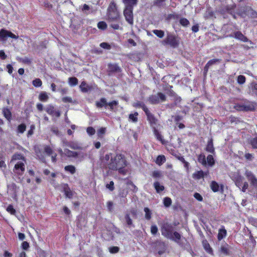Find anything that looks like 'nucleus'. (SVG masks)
<instances>
[{"mask_svg":"<svg viewBox=\"0 0 257 257\" xmlns=\"http://www.w3.org/2000/svg\"><path fill=\"white\" fill-rule=\"evenodd\" d=\"M104 160L107 161L106 164L110 169L117 170L119 173L123 174L125 173L123 169L126 166V162L122 155L106 154L104 157Z\"/></svg>","mask_w":257,"mask_h":257,"instance_id":"nucleus-1","label":"nucleus"},{"mask_svg":"<svg viewBox=\"0 0 257 257\" xmlns=\"http://www.w3.org/2000/svg\"><path fill=\"white\" fill-rule=\"evenodd\" d=\"M11 163H13L15 165L13 169L15 175L18 176L23 175L25 171L26 160L22 155L15 154L12 157Z\"/></svg>","mask_w":257,"mask_h":257,"instance_id":"nucleus-2","label":"nucleus"},{"mask_svg":"<svg viewBox=\"0 0 257 257\" xmlns=\"http://www.w3.org/2000/svg\"><path fill=\"white\" fill-rule=\"evenodd\" d=\"M107 17L110 22L117 21L119 19V14L113 3L111 4L108 8Z\"/></svg>","mask_w":257,"mask_h":257,"instance_id":"nucleus-3","label":"nucleus"},{"mask_svg":"<svg viewBox=\"0 0 257 257\" xmlns=\"http://www.w3.org/2000/svg\"><path fill=\"white\" fill-rule=\"evenodd\" d=\"M161 227V233L163 236L167 238L173 239L172 226L170 224L167 222H164L162 223Z\"/></svg>","mask_w":257,"mask_h":257,"instance_id":"nucleus-4","label":"nucleus"},{"mask_svg":"<svg viewBox=\"0 0 257 257\" xmlns=\"http://www.w3.org/2000/svg\"><path fill=\"white\" fill-rule=\"evenodd\" d=\"M163 45H169L171 47H176L178 45V41L175 36L172 34H168L166 38L162 41Z\"/></svg>","mask_w":257,"mask_h":257,"instance_id":"nucleus-5","label":"nucleus"},{"mask_svg":"<svg viewBox=\"0 0 257 257\" xmlns=\"http://www.w3.org/2000/svg\"><path fill=\"white\" fill-rule=\"evenodd\" d=\"M8 37L17 39L19 37L10 31L2 29L0 31V41H6Z\"/></svg>","mask_w":257,"mask_h":257,"instance_id":"nucleus-6","label":"nucleus"},{"mask_svg":"<svg viewBox=\"0 0 257 257\" xmlns=\"http://www.w3.org/2000/svg\"><path fill=\"white\" fill-rule=\"evenodd\" d=\"M234 108L239 111H250L254 109V105L253 103L247 102L242 104H236Z\"/></svg>","mask_w":257,"mask_h":257,"instance_id":"nucleus-7","label":"nucleus"},{"mask_svg":"<svg viewBox=\"0 0 257 257\" xmlns=\"http://www.w3.org/2000/svg\"><path fill=\"white\" fill-rule=\"evenodd\" d=\"M165 100L166 96L162 93H158L149 97V100L152 104H157L161 101H164Z\"/></svg>","mask_w":257,"mask_h":257,"instance_id":"nucleus-8","label":"nucleus"},{"mask_svg":"<svg viewBox=\"0 0 257 257\" xmlns=\"http://www.w3.org/2000/svg\"><path fill=\"white\" fill-rule=\"evenodd\" d=\"M144 111L147 116V119L149 121L151 126L155 128L157 124V119L154 117V116L150 112L147 107H144Z\"/></svg>","mask_w":257,"mask_h":257,"instance_id":"nucleus-9","label":"nucleus"},{"mask_svg":"<svg viewBox=\"0 0 257 257\" xmlns=\"http://www.w3.org/2000/svg\"><path fill=\"white\" fill-rule=\"evenodd\" d=\"M123 14L126 21L131 25H133L134 23L133 9L131 7H125L124 10Z\"/></svg>","mask_w":257,"mask_h":257,"instance_id":"nucleus-10","label":"nucleus"},{"mask_svg":"<svg viewBox=\"0 0 257 257\" xmlns=\"http://www.w3.org/2000/svg\"><path fill=\"white\" fill-rule=\"evenodd\" d=\"M245 176L252 185L257 187V178L250 171H246Z\"/></svg>","mask_w":257,"mask_h":257,"instance_id":"nucleus-11","label":"nucleus"},{"mask_svg":"<svg viewBox=\"0 0 257 257\" xmlns=\"http://www.w3.org/2000/svg\"><path fill=\"white\" fill-rule=\"evenodd\" d=\"M229 37L234 38L242 42H247V39L240 32L237 31L229 35Z\"/></svg>","mask_w":257,"mask_h":257,"instance_id":"nucleus-12","label":"nucleus"},{"mask_svg":"<svg viewBox=\"0 0 257 257\" xmlns=\"http://www.w3.org/2000/svg\"><path fill=\"white\" fill-rule=\"evenodd\" d=\"M208 172L204 173L202 171H197L194 173L192 177L195 180H199L203 178L205 175H207Z\"/></svg>","mask_w":257,"mask_h":257,"instance_id":"nucleus-13","label":"nucleus"},{"mask_svg":"<svg viewBox=\"0 0 257 257\" xmlns=\"http://www.w3.org/2000/svg\"><path fill=\"white\" fill-rule=\"evenodd\" d=\"M62 186L66 197L69 198H72L73 194L70 188L68 187V185L63 184L62 185Z\"/></svg>","mask_w":257,"mask_h":257,"instance_id":"nucleus-14","label":"nucleus"},{"mask_svg":"<svg viewBox=\"0 0 257 257\" xmlns=\"http://www.w3.org/2000/svg\"><path fill=\"white\" fill-rule=\"evenodd\" d=\"M219 251L224 255H228L230 254L229 246L226 243L221 245Z\"/></svg>","mask_w":257,"mask_h":257,"instance_id":"nucleus-15","label":"nucleus"},{"mask_svg":"<svg viewBox=\"0 0 257 257\" xmlns=\"http://www.w3.org/2000/svg\"><path fill=\"white\" fill-rule=\"evenodd\" d=\"M220 59H213L212 60H209L206 64L204 67L205 71H207L209 67H210L212 65L215 64L217 63L220 62Z\"/></svg>","mask_w":257,"mask_h":257,"instance_id":"nucleus-16","label":"nucleus"},{"mask_svg":"<svg viewBox=\"0 0 257 257\" xmlns=\"http://www.w3.org/2000/svg\"><path fill=\"white\" fill-rule=\"evenodd\" d=\"M96 105L97 107H102L103 106L106 107L107 106V102L104 98H102L99 101L96 102Z\"/></svg>","mask_w":257,"mask_h":257,"instance_id":"nucleus-17","label":"nucleus"},{"mask_svg":"<svg viewBox=\"0 0 257 257\" xmlns=\"http://www.w3.org/2000/svg\"><path fill=\"white\" fill-rule=\"evenodd\" d=\"M123 3L125 5V7H131L132 9L133 7L137 3V0H123Z\"/></svg>","mask_w":257,"mask_h":257,"instance_id":"nucleus-18","label":"nucleus"},{"mask_svg":"<svg viewBox=\"0 0 257 257\" xmlns=\"http://www.w3.org/2000/svg\"><path fill=\"white\" fill-rule=\"evenodd\" d=\"M206 150L207 152H209L211 153H213L214 152V149L213 147V141L212 139L210 140L207 144V145L206 148Z\"/></svg>","mask_w":257,"mask_h":257,"instance_id":"nucleus-19","label":"nucleus"},{"mask_svg":"<svg viewBox=\"0 0 257 257\" xmlns=\"http://www.w3.org/2000/svg\"><path fill=\"white\" fill-rule=\"evenodd\" d=\"M154 186L157 193H160L164 190V187L161 185L159 182H155L154 183Z\"/></svg>","mask_w":257,"mask_h":257,"instance_id":"nucleus-20","label":"nucleus"},{"mask_svg":"<svg viewBox=\"0 0 257 257\" xmlns=\"http://www.w3.org/2000/svg\"><path fill=\"white\" fill-rule=\"evenodd\" d=\"M166 161L165 157L164 155H159L156 159V163L159 166L161 165Z\"/></svg>","mask_w":257,"mask_h":257,"instance_id":"nucleus-21","label":"nucleus"},{"mask_svg":"<svg viewBox=\"0 0 257 257\" xmlns=\"http://www.w3.org/2000/svg\"><path fill=\"white\" fill-rule=\"evenodd\" d=\"M3 113L4 114V115L5 116V117L8 120H11L12 114H11V112L10 111V110L9 109L4 108L3 110Z\"/></svg>","mask_w":257,"mask_h":257,"instance_id":"nucleus-22","label":"nucleus"},{"mask_svg":"<svg viewBox=\"0 0 257 257\" xmlns=\"http://www.w3.org/2000/svg\"><path fill=\"white\" fill-rule=\"evenodd\" d=\"M79 87L81 90L83 92H87L90 89V87L84 81L81 82Z\"/></svg>","mask_w":257,"mask_h":257,"instance_id":"nucleus-23","label":"nucleus"},{"mask_svg":"<svg viewBox=\"0 0 257 257\" xmlns=\"http://www.w3.org/2000/svg\"><path fill=\"white\" fill-rule=\"evenodd\" d=\"M210 188L213 192H217L219 190V186L215 181L211 182Z\"/></svg>","mask_w":257,"mask_h":257,"instance_id":"nucleus-24","label":"nucleus"},{"mask_svg":"<svg viewBox=\"0 0 257 257\" xmlns=\"http://www.w3.org/2000/svg\"><path fill=\"white\" fill-rule=\"evenodd\" d=\"M154 134L158 140L161 141L162 143H164L163 137L156 128H154Z\"/></svg>","mask_w":257,"mask_h":257,"instance_id":"nucleus-25","label":"nucleus"},{"mask_svg":"<svg viewBox=\"0 0 257 257\" xmlns=\"http://www.w3.org/2000/svg\"><path fill=\"white\" fill-rule=\"evenodd\" d=\"M106 130V129L105 127H101L98 130L97 132L98 137L100 139L103 138V135L105 134Z\"/></svg>","mask_w":257,"mask_h":257,"instance_id":"nucleus-26","label":"nucleus"},{"mask_svg":"<svg viewBox=\"0 0 257 257\" xmlns=\"http://www.w3.org/2000/svg\"><path fill=\"white\" fill-rule=\"evenodd\" d=\"M226 235V231L224 229H219L218 234V239L220 240L224 238Z\"/></svg>","mask_w":257,"mask_h":257,"instance_id":"nucleus-27","label":"nucleus"},{"mask_svg":"<svg viewBox=\"0 0 257 257\" xmlns=\"http://www.w3.org/2000/svg\"><path fill=\"white\" fill-rule=\"evenodd\" d=\"M138 113L136 112L134 113H131L129 115L128 118L130 120L134 122H136L138 121Z\"/></svg>","mask_w":257,"mask_h":257,"instance_id":"nucleus-28","label":"nucleus"},{"mask_svg":"<svg viewBox=\"0 0 257 257\" xmlns=\"http://www.w3.org/2000/svg\"><path fill=\"white\" fill-rule=\"evenodd\" d=\"M48 95L45 92H41L39 96V100L42 101H46L48 100Z\"/></svg>","mask_w":257,"mask_h":257,"instance_id":"nucleus-29","label":"nucleus"},{"mask_svg":"<svg viewBox=\"0 0 257 257\" xmlns=\"http://www.w3.org/2000/svg\"><path fill=\"white\" fill-rule=\"evenodd\" d=\"M68 83L71 86L76 85L78 84V79L76 77H70L68 79Z\"/></svg>","mask_w":257,"mask_h":257,"instance_id":"nucleus-30","label":"nucleus"},{"mask_svg":"<svg viewBox=\"0 0 257 257\" xmlns=\"http://www.w3.org/2000/svg\"><path fill=\"white\" fill-rule=\"evenodd\" d=\"M243 180V177L241 176V175L238 177L234 181V182L235 183V185L240 189V187L242 185V183Z\"/></svg>","mask_w":257,"mask_h":257,"instance_id":"nucleus-31","label":"nucleus"},{"mask_svg":"<svg viewBox=\"0 0 257 257\" xmlns=\"http://www.w3.org/2000/svg\"><path fill=\"white\" fill-rule=\"evenodd\" d=\"M65 170L70 172L72 174L75 173L76 169L74 166L72 165H68L65 167Z\"/></svg>","mask_w":257,"mask_h":257,"instance_id":"nucleus-32","label":"nucleus"},{"mask_svg":"<svg viewBox=\"0 0 257 257\" xmlns=\"http://www.w3.org/2000/svg\"><path fill=\"white\" fill-rule=\"evenodd\" d=\"M144 211L145 213V218L147 220H150L151 218L152 213L151 210L147 207L144 208Z\"/></svg>","mask_w":257,"mask_h":257,"instance_id":"nucleus-33","label":"nucleus"},{"mask_svg":"<svg viewBox=\"0 0 257 257\" xmlns=\"http://www.w3.org/2000/svg\"><path fill=\"white\" fill-rule=\"evenodd\" d=\"M153 32L159 38H162L164 36V32L162 30H154Z\"/></svg>","mask_w":257,"mask_h":257,"instance_id":"nucleus-34","label":"nucleus"},{"mask_svg":"<svg viewBox=\"0 0 257 257\" xmlns=\"http://www.w3.org/2000/svg\"><path fill=\"white\" fill-rule=\"evenodd\" d=\"M198 162L201 163L203 165H206V161L205 159V157L204 155L201 154L198 156Z\"/></svg>","mask_w":257,"mask_h":257,"instance_id":"nucleus-35","label":"nucleus"},{"mask_svg":"<svg viewBox=\"0 0 257 257\" xmlns=\"http://www.w3.org/2000/svg\"><path fill=\"white\" fill-rule=\"evenodd\" d=\"M179 22L180 24L183 27H187L190 24L189 21L186 18H181Z\"/></svg>","mask_w":257,"mask_h":257,"instance_id":"nucleus-36","label":"nucleus"},{"mask_svg":"<svg viewBox=\"0 0 257 257\" xmlns=\"http://www.w3.org/2000/svg\"><path fill=\"white\" fill-rule=\"evenodd\" d=\"M109 69L111 71H119V67L116 64H110L108 65Z\"/></svg>","mask_w":257,"mask_h":257,"instance_id":"nucleus-37","label":"nucleus"},{"mask_svg":"<svg viewBox=\"0 0 257 257\" xmlns=\"http://www.w3.org/2000/svg\"><path fill=\"white\" fill-rule=\"evenodd\" d=\"M207 162L208 165L212 166L214 164V160L213 156L211 155H208L207 157Z\"/></svg>","mask_w":257,"mask_h":257,"instance_id":"nucleus-38","label":"nucleus"},{"mask_svg":"<svg viewBox=\"0 0 257 257\" xmlns=\"http://www.w3.org/2000/svg\"><path fill=\"white\" fill-rule=\"evenodd\" d=\"M45 110L50 115H53L55 110L54 107L51 105L47 106Z\"/></svg>","mask_w":257,"mask_h":257,"instance_id":"nucleus-39","label":"nucleus"},{"mask_svg":"<svg viewBox=\"0 0 257 257\" xmlns=\"http://www.w3.org/2000/svg\"><path fill=\"white\" fill-rule=\"evenodd\" d=\"M33 84L35 87H40L42 85V82L39 78H36L33 81Z\"/></svg>","mask_w":257,"mask_h":257,"instance_id":"nucleus-40","label":"nucleus"},{"mask_svg":"<svg viewBox=\"0 0 257 257\" xmlns=\"http://www.w3.org/2000/svg\"><path fill=\"white\" fill-rule=\"evenodd\" d=\"M133 106L135 107H142L144 110V107H147L144 104L140 101H137L133 104Z\"/></svg>","mask_w":257,"mask_h":257,"instance_id":"nucleus-41","label":"nucleus"},{"mask_svg":"<svg viewBox=\"0 0 257 257\" xmlns=\"http://www.w3.org/2000/svg\"><path fill=\"white\" fill-rule=\"evenodd\" d=\"M172 234L173 235V239H171L176 242H178L181 238L180 234L177 232H175L173 233H172Z\"/></svg>","mask_w":257,"mask_h":257,"instance_id":"nucleus-42","label":"nucleus"},{"mask_svg":"<svg viewBox=\"0 0 257 257\" xmlns=\"http://www.w3.org/2000/svg\"><path fill=\"white\" fill-rule=\"evenodd\" d=\"M86 132L89 136H92L95 133V129L91 126L88 127L86 129Z\"/></svg>","mask_w":257,"mask_h":257,"instance_id":"nucleus-43","label":"nucleus"},{"mask_svg":"<svg viewBox=\"0 0 257 257\" xmlns=\"http://www.w3.org/2000/svg\"><path fill=\"white\" fill-rule=\"evenodd\" d=\"M97 27L100 29L104 30L107 28V25L104 22H100L98 23Z\"/></svg>","mask_w":257,"mask_h":257,"instance_id":"nucleus-44","label":"nucleus"},{"mask_svg":"<svg viewBox=\"0 0 257 257\" xmlns=\"http://www.w3.org/2000/svg\"><path fill=\"white\" fill-rule=\"evenodd\" d=\"M171 199L169 197H165L164 199V205L166 207H169L171 204Z\"/></svg>","mask_w":257,"mask_h":257,"instance_id":"nucleus-45","label":"nucleus"},{"mask_svg":"<svg viewBox=\"0 0 257 257\" xmlns=\"http://www.w3.org/2000/svg\"><path fill=\"white\" fill-rule=\"evenodd\" d=\"M245 81V77L243 75H239L237 77V82L240 84H243Z\"/></svg>","mask_w":257,"mask_h":257,"instance_id":"nucleus-46","label":"nucleus"},{"mask_svg":"<svg viewBox=\"0 0 257 257\" xmlns=\"http://www.w3.org/2000/svg\"><path fill=\"white\" fill-rule=\"evenodd\" d=\"M158 231V229L156 225H152L151 227V232L153 235H155Z\"/></svg>","mask_w":257,"mask_h":257,"instance_id":"nucleus-47","label":"nucleus"},{"mask_svg":"<svg viewBox=\"0 0 257 257\" xmlns=\"http://www.w3.org/2000/svg\"><path fill=\"white\" fill-rule=\"evenodd\" d=\"M7 211L10 212L11 214L14 215L16 213V210L14 208L13 206L12 205H9L7 208Z\"/></svg>","mask_w":257,"mask_h":257,"instance_id":"nucleus-48","label":"nucleus"},{"mask_svg":"<svg viewBox=\"0 0 257 257\" xmlns=\"http://www.w3.org/2000/svg\"><path fill=\"white\" fill-rule=\"evenodd\" d=\"M251 90L252 93L257 96V84H251Z\"/></svg>","mask_w":257,"mask_h":257,"instance_id":"nucleus-49","label":"nucleus"},{"mask_svg":"<svg viewBox=\"0 0 257 257\" xmlns=\"http://www.w3.org/2000/svg\"><path fill=\"white\" fill-rule=\"evenodd\" d=\"M100 46L101 48L107 50H109L111 48L110 45L109 44L105 42L100 43Z\"/></svg>","mask_w":257,"mask_h":257,"instance_id":"nucleus-50","label":"nucleus"},{"mask_svg":"<svg viewBox=\"0 0 257 257\" xmlns=\"http://www.w3.org/2000/svg\"><path fill=\"white\" fill-rule=\"evenodd\" d=\"M117 104H118V102L115 100H114L109 103H107V106H109L110 109L111 110H113V107L116 106L117 105Z\"/></svg>","mask_w":257,"mask_h":257,"instance_id":"nucleus-51","label":"nucleus"},{"mask_svg":"<svg viewBox=\"0 0 257 257\" xmlns=\"http://www.w3.org/2000/svg\"><path fill=\"white\" fill-rule=\"evenodd\" d=\"M152 176L155 178H160L162 176L161 172L159 171H155L152 173Z\"/></svg>","mask_w":257,"mask_h":257,"instance_id":"nucleus-52","label":"nucleus"},{"mask_svg":"<svg viewBox=\"0 0 257 257\" xmlns=\"http://www.w3.org/2000/svg\"><path fill=\"white\" fill-rule=\"evenodd\" d=\"M109 251L112 253H115L118 251L119 248L117 246H113L109 248Z\"/></svg>","mask_w":257,"mask_h":257,"instance_id":"nucleus-53","label":"nucleus"},{"mask_svg":"<svg viewBox=\"0 0 257 257\" xmlns=\"http://www.w3.org/2000/svg\"><path fill=\"white\" fill-rule=\"evenodd\" d=\"M18 132L23 133L26 130V125L24 124H21L18 126Z\"/></svg>","mask_w":257,"mask_h":257,"instance_id":"nucleus-54","label":"nucleus"},{"mask_svg":"<svg viewBox=\"0 0 257 257\" xmlns=\"http://www.w3.org/2000/svg\"><path fill=\"white\" fill-rule=\"evenodd\" d=\"M251 144L254 149H257V137L251 140Z\"/></svg>","mask_w":257,"mask_h":257,"instance_id":"nucleus-55","label":"nucleus"},{"mask_svg":"<svg viewBox=\"0 0 257 257\" xmlns=\"http://www.w3.org/2000/svg\"><path fill=\"white\" fill-rule=\"evenodd\" d=\"M203 245H204V247L205 248V249L208 252H211L212 251V249L210 246V245L207 243V242H204L203 243Z\"/></svg>","mask_w":257,"mask_h":257,"instance_id":"nucleus-56","label":"nucleus"},{"mask_svg":"<svg viewBox=\"0 0 257 257\" xmlns=\"http://www.w3.org/2000/svg\"><path fill=\"white\" fill-rule=\"evenodd\" d=\"M45 153L48 155H50L52 154L53 151L52 149L48 146H46L44 148Z\"/></svg>","mask_w":257,"mask_h":257,"instance_id":"nucleus-57","label":"nucleus"},{"mask_svg":"<svg viewBox=\"0 0 257 257\" xmlns=\"http://www.w3.org/2000/svg\"><path fill=\"white\" fill-rule=\"evenodd\" d=\"M114 183L113 181H110L109 184H108L106 185V187L108 188L110 191H113L114 190Z\"/></svg>","mask_w":257,"mask_h":257,"instance_id":"nucleus-58","label":"nucleus"},{"mask_svg":"<svg viewBox=\"0 0 257 257\" xmlns=\"http://www.w3.org/2000/svg\"><path fill=\"white\" fill-rule=\"evenodd\" d=\"M19 60L20 61L24 63L30 64L31 63V60L27 57H25L24 58H20Z\"/></svg>","mask_w":257,"mask_h":257,"instance_id":"nucleus-59","label":"nucleus"},{"mask_svg":"<svg viewBox=\"0 0 257 257\" xmlns=\"http://www.w3.org/2000/svg\"><path fill=\"white\" fill-rule=\"evenodd\" d=\"M194 197H195V199H196L197 200L199 201H201L203 200L202 197L199 193H195L194 195Z\"/></svg>","mask_w":257,"mask_h":257,"instance_id":"nucleus-60","label":"nucleus"},{"mask_svg":"<svg viewBox=\"0 0 257 257\" xmlns=\"http://www.w3.org/2000/svg\"><path fill=\"white\" fill-rule=\"evenodd\" d=\"M240 176V175L239 174L238 172H234L233 174H232L231 178L234 181L235 179H236Z\"/></svg>","mask_w":257,"mask_h":257,"instance_id":"nucleus-61","label":"nucleus"},{"mask_svg":"<svg viewBox=\"0 0 257 257\" xmlns=\"http://www.w3.org/2000/svg\"><path fill=\"white\" fill-rule=\"evenodd\" d=\"M248 183L246 182H244L243 186L241 188V191L243 192H245L246 190V189L248 188Z\"/></svg>","mask_w":257,"mask_h":257,"instance_id":"nucleus-62","label":"nucleus"},{"mask_svg":"<svg viewBox=\"0 0 257 257\" xmlns=\"http://www.w3.org/2000/svg\"><path fill=\"white\" fill-rule=\"evenodd\" d=\"M62 101L64 102H72V99L70 97H64L62 98Z\"/></svg>","mask_w":257,"mask_h":257,"instance_id":"nucleus-63","label":"nucleus"},{"mask_svg":"<svg viewBox=\"0 0 257 257\" xmlns=\"http://www.w3.org/2000/svg\"><path fill=\"white\" fill-rule=\"evenodd\" d=\"M89 9H90L89 7L87 5H86V4H84V5H83V8H82V11H83L84 13H86V14H87V13H86V11H87L89 10Z\"/></svg>","mask_w":257,"mask_h":257,"instance_id":"nucleus-64","label":"nucleus"}]
</instances>
